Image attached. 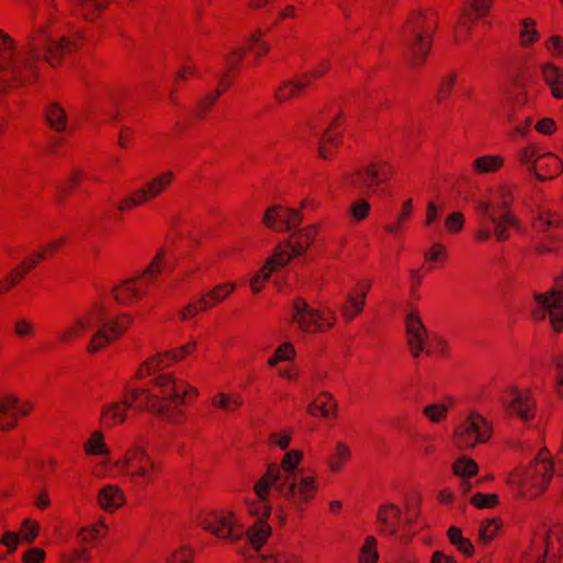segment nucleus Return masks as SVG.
Here are the masks:
<instances>
[{"label":"nucleus","mask_w":563,"mask_h":563,"mask_svg":"<svg viewBox=\"0 0 563 563\" xmlns=\"http://www.w3.org/2000/svg\"><path fill=\"white\" fill-rule=\"evenodd\" d=\"M395 174L394 166L386 161H373L353 173L343 176V185L356 190H372L389 181Z\"/></svg>","instance_id":"obj_10"},{"label":"nucleus","mask_w":563,"mask_h":563,"mask_svg":"<svg viewBox=\"0 0 563 563\" xmlns=\"http://www.w3.org/2000/svg\"><path fill=\"white\" fill-rule=\"evenodd\" d=\"M531 553L534 563H560L563 556V526L552 523L543 533L536 536Z\"/></svg>","instance_id":"obj_13"},{"label":"nucleus","mask_w":563,"mask_h":563,"mask_svg":"<svg viewBox=\"0 0 563 563\" xmlns=\"http://www.w3.org/2000/svg\"><path fill=\"white\" fill-rule=\"evenodd\" d=\"M307 412L312 417L332 421L338 417V402L332 394L321 391L308 405Z\"/></svg>","instance_id":"obj_28"},{"label":"nucleus","mask_w":563,"mask_h":563,"mask_svg":"<svg viewBox=\"0 0 563 563\" xmlns=\"http://www.w3.org/2000/svg\"><path fill=\"white\" fill-rule=\"evenodd\" d=\"M37 261L38 257H25L16 267L12 268L0 280V295H5L15 286H18L26 277V275L30 274L36 267Z\"/></svg>","instance_id":"obj_30"},{"label":"nucleus","mask_w":563,"mask_h":563,"mask_svg":"<svg viewBox=\"0 0 563 563\" xmlns=\"http://www.w3.org/2000/svg\"><path fill=\"white\" fill-rule=\"evenodd\" d=\"M401 508L393 503H384L376 511V531L380 537H396L400 530Z\"/></svg>","instance_id":"obj_23"},{"label":"nucleus","mask_w":563,"mask_h":563,"mask_svg":"<svg viewBox=\"0 0 563 563\" xmlns=\"http://www.w3.org/2000/svg\"><path fill=\"white\" fill-rule=\"evenodd\" d=\"M291 319L306 333L325 332L335 323V318L330 311L312 308L301 297L294 300Z\"/></svg>","instance_id":"obj_14"},{"label":"nucleus","mask_w":563,"mask_h":563,"mask_svg":"<svg viewBox=\"0 0 563 563\" xmlns=\"http://www.w3.org/2000/svg\"><path fill=\"white\" fill-rule=\"evenodd\" d=\"M276 492L283 496L297 511H305L316 498L319 486L317 476L313 474L292 476L289 482H283L274 486Z\"/></svg>","instance_id":"obj_11"},{"label":"nucleus","mask_w":563,"mask_h":563,"mask_svg":"<svg viewBox=\"0 0 563 563\" xmlns=\"http://www.w3.org/2000/svg\"><path fill=\"white\" fill-rule=\"evenodd\" d=\"M423 416L432 423H440L448 418L449 407L444 404H430L423 407Z\"/></svg>","instance_id":"obj_58"},{"label":"nucleus","mask_w":563,"mask_h":563,"mask_svg":"<svg viewBox=\"0 0 563 563\" xmlns=\"http://www.w3.org/2000/svg\"><path fill=\"white\" fill-rule=\"evenodd\" d=\"M247 563H302L300 556L295 552L279 549L256 559L250 560Z\"/></svg>","instance_id":"obj_44"},{"label":"nucleus","mask_w":563,"mask_h":563,"mask_svg":"<svg viewBox=\"0 0 563 563\" xmlns=\"http://www.w3.org/2000/svg\"><path fill=\"white\" fill-rule=\"evenodd\" d=\"M104 313L100 303H95L85 313L75 318L65 329L59 331L56 340L59 344L69 345L81 338L89 329L99 322Z\"/></svg>","instance_id":"obj_18"},{"label":"nucleus","mask_w":563,"mask_h":563,"mask_svg":"<svg viewBox=\"0 0 563 563\" xmlns=\"http://www.w3.org/2000/svg\"><path fill=\"white\" fill-rule=\"evenodd\" d=\"M125 503L123 490L115 485H107L99 490L98 504L107 512H114Z\"/></svg>","instance_id":"obj_35"},{"label":"nucleus","mask_w":563,"mask_h":563,"mask_svg":"<svg viewBox=\"0 0 563 563\" xmlns=\"http://www.w3.org/2000/svg\"><path fill=\"white\" fill-rule=\"evenodd\" d=\"M448 258V252L443 244L434 243L424 253V262L422 268L426 272H432L444 265Z\"/></svg>","instance_id":"obj_40"},{"label":"nucleus","mask_w":563,"mask_h":563,"mask_svg":"<svg viewBox=\"0 0 563 563\" xmlns=\"http://www.w3.org/2000/svg\"><path fill=\"white\" fill-rule=\"evenodd\" d=\"M141 410L154 412L162 419L174 424H181L186 419L185 412L179 408V406L174 405L172 407L170 405L163 402L159 400L158 396L154 395L150 389L148 397H145V400L141 405Z\"/></svg>","instance_id":"obj_25"},{"label":"nucleus","mask_w":563,"mask_h":563,"mask_svg":"<svg viewBox=\"0 0 563 563\" xmlns=\"http://www.w3.org/2000/svg\"><path fill=\"white\" fill-rule=\"evenodd\" d=\"M506 413L520 421L529 422L537 415V401L528 390L511 388L504 399Z\"/></svg>","instance_id":"obj_21"},{"label":"nucleus","mask_w":563,"mask_h":563,"mask_svg":"<svg viewBox=\"0 0 563 563\" xmlns=\"http://www.w3.org/2000/svg\"><path fill=\"white\" fill-rule=\"evenodd\" d=\"M318 234V225L310 224L291 233L286 240V242L287 245L290 247V251H292L296 256H300L308 251V249L312 245Z\"/></svg>","instance_id":"obj_31"},{"label":"nucleus","mask_w":563,"mask_h":563,"mask_svg":"<svg viewBox=\"0 0 563 563\" xmlns=\"http://www.w3.org/2000/svg\"><path fill=\"white\" fill-rule=\"evenodd\" d=\"M448 538L450 542L464 554L466 558H472L474 555V545L472 541L467 538H464L462 534V530L455 526H452L448 529Z\"/></svg>","instance_id":"obj_46"},{"label":"nucleus","mask_w":563,"mask_h":563,"mask_svg":"<svg viewBox=\"0 0 563 563\" xmlns=\"http://www.w3.org/2000/svg\"><path fill=\"white\" fill-rule=\"evenodd\" d=\"M276 468H272L268 473H264V475L255 483L254 493L256 494V499L246 501L247 512L252 517H256V520H266L271 516L272 506L269 504V493L271 489L274 488L272 484L277 478Z\"/></svg>","instance_id":"obj_19"},{"label":"nucleus","mask_w":563,"mask_h":563,"mask_svg":"<svg viewBox=\"0 0 563 563\" xmlns=\"http://www.w3.org/2000/svg\"><path fill=\"white\" fill-rule=\"evenodd\" d=\"M144 194L140 189L135 190L128 197L123 198L118 205V211L123 213L133 210L134 208L146 203Z\"/></svg>","instance_id":"obj_61"},{"label":"nucleus","mask_w":563,"mask_h":563,"mask_svg":"<svg viewBox=\"0 0 563 563\" xmlns=\"http://www.w3.org/2000/svg\"><path fill=\"white\" fill-rule=\"evenodd\" d=\"M77 14L85 20L95 21L109 5L110 0H73Z\"/></svg>","instance_id":"obj_38"},{"label":"nucleus","mask_w":563,"mask_h":563,"mask_svg":"<svg viewBox=\"0 0 563 563\" xmlns=\"http://www.w3.org/2000/svg\"><path fill=\"white\" fill-rule=\"evenodd\" d=\"M302 220L300 210L275 205L266 209L262 221L273 231L287 232L300 225Z\"/></svg>","instance_id":"obj_22"},{"label":"nucleus","mask_w":563,"mask_h":563,"mask_svg":"<svg viewBox=\"0 0 563 563\" xmlns=\"http://www.w3.org/2000/svg\"><path fill=\"white\" fill-rule=\"evenodd\" d=\"M272 533V528L266 520H256L247 530L246 536L256 550H260Z\"/></svg>","instance_id":"obj_41"},{"label":"nucleus","mask_w":563,"mask_h":563,"mask_svg":"<svg viewBox=\"0 0 563 563\" xmlns=\"http://www.w3.org/2000/svg\"><path fill=\"white\" fill-rule=\"evenodd\" d=\"M505 165L504 156L499 154H488L475 158L472 167L477 174H494L499 172Z\"/></svg>","instance_id":"obj_39"},{"label":"nucleus","mask_w":563,"mask_h":563,"mask_svg":"<svg viewBox=\"0 0 563 563\" xmlns=\"http://www.w3.org/2000/svg\"><path fill=\"white\" fill-rule=\"evenodd\" d=\"M145 397H148V389L125 388L119 400L106 402L101 407L100 426L104 429H112L123 424L129 409L135 407L141 410Z\"/></svg>","instance_id":"obj_9"},{"label":"nucleus","mask_w":563,"mask_h":563,"mask_svg":"<svg viewBox=\"0 0 563 563\" xmlns=\"http://www.w3.org/2000/svg\"><path fill=\"white\" fill-rule=\"evenodd\" d=\"M34 408L33 402L21 400L15 395L0 397V430H13L21 418L27 417Z\"/></svg>","instance_id":"obj_20"},{"label":"nucleus","mask_w":563,"mask_h":563,"mask_svg":"<svg viewBox=\"0 0 563 563\" xmlns=\"http://www.w3.org/2000/svg\"><path fill=\"white\" fill-rule=\"evenodd\" d=\"M503 523L504 522L500 518L483 520L478 529V541L483 544H488L492 542L496 538L498 531L501 529Z\"/></svg>","instance_id":"obj_50"},{"label":"nucleus","mask_w":563,"mask_h":563,"mask_svg":"<svg viewBox=\"0 0 563 563\" xmlns=\"http://www.w3.org/2000/svg\"><path fill=\"white\" fill-rule=\"evenodd\" d=\"M244 404V398L238 393H218L211 398V405L214 408L222 409L228 412L239 410Z\"/></svg>","instance_id":"obj_42"},{"label":"nucleus","mask_w":563,"mask_h":563,"mask_svg":"<svg viewBox=\"0 0 563 563\" xmlns=\"http://www.w3.org/2000/svg\"><path fill=\"white\" fill-rule=\"evenodd\" d=\"M342 117L338 114L329 124L328 129L323 132L319 142V155L323 159L332 157L334 151L342 142L341 128Z\"/></svg>","instance_id":"obj_27"},{"label":"nucleus","mask_w":563,"mask_h":563,"mask_svg":"<svg viewBox=\"0 0 563 563\" xmlns=\"http://www.w3.org/2000/svg\"><path fill=\"white\" fill-rule=\"evenodd\" d=\"M452 471L462 478H471L478 472V465L473 459L460 457L453 465Z\"/></svg>","instance_id":"obj_55"},{"label":"nucleus","mask_w":563,"mask_h":563,"mask_svg":"<svg viewBox=\"0 0 563 563\" xmlns=\"http://www.w3.org/2000/svg\"><path fill=\"white\" fill-rule=\"evenodd\" d=\"M296 355L295 347L289 342L282 343L268 358L269 366H276L279 362L291 361Z\"/></svg>","instance_id":"obj_59"},{"label":"nucleus","mask_w":563,"mask_h":563,"mask_svg":"<svg viewBox=\"0 0 563 563\" xmlns=\"http://www.w3.org/2000/svg\"><path fill=\"white\" fill-rule=\"evenodd\" d=\"M302 460V452L299 450H290L288 451L284 457L282 459V462L279 464L272 463L267 466L266 472L268 473L273 467L277 470V479L274 481L272 484L274 486L278 485L283 482H289L292 476L300 475L299 473H295V470L300 464ZM276 473V471L274 472Z\"/></svg>","instance_id":"obj_26"},{"label":"nucleus","mask_w":563,"mask_h":563,"mask_svg":"<svg viewBox=\"0 0 563 563\" xmlns=\"http://www.w3.org/2000/svg\"><path fill=\"white\" fill-rule=\"evenodd\" d=\"M197 523L205 531L229 542L239 540L244 533L234 512L228 509L203 510L199 514Z\"/></svg>","instance_id":"obj_8"},{"label":"nucleus","mask_w":563,"mask_h":563,"mask_svg":"<svg viewBox=\"0 0 563 563\" xmlns=\"http://www.w3.org/2000/svg\"><path fill=\"white\" fill-rule=\"evenodd\" d=\"M115 466L128 478L129 483L139 489H146L159 481L164 474L163 460L148 454L145 446L134 443L128 448Z\"/></svg>","instance_id":"obj_5"},{"label":"nucleus","mask_w":563,"mask_h":563,"mask_svg":"<svg viewBox=\"0 0 563 563\" xmlns=\"http://www.w3.org/2000/svg\"><path fill=\"white\" fill-rule=\"evenodd\" d=\"M219 97L212 91L200 98L191 111V115L196 120L205 119L218 102Z\"/></svg>","instance_id":"obj_53"},{"label":"nucleus","mask_w":563,"mask_h":563,"mask_svg":"<svg viewBox=\"0 0 563 563\" xmlns=\"http://www.w3.org/2000/svg\"><path fill=\"white\" fill-rule=\"evenodd\" d=\"M236 289V284L233 282H225L216 285L210 290L206 291L200 298L208 310L213 309L218 305L228 299Z\"/></svg>","instance_id":"obj_37"},{"label":"nucleus","mask_w":563,"mask_h":563,"mask_svg":"<svg viewBox=\"0 0 563 563\" xmlns=\"http://www.w3.org/2000/svg\"><path fill=\"white\" fill-rule=\"evenodd\" d=\"M65 243H66L65 238L54 240V241L47 243L45 246H43L40 251L31 253L26 257L27 258L38 257V261L36 262V266H37L40 263H42L43 261H45L46 258H48L49 256L55 254Z\"/></svg>","instance_id":"obj_60"},{"label":"nucleus","mask_w":563,"mask_h":563,"mask_svg":"<svg viewBox=\"0 0 563 563\" xmlns=\"http://www.w3.org/2000/svg\"><path fill=\"white\" fill-rule=\"evenodd\" d=\"M541 75L551 90V96L558 100L563 99V68L548 62L541 66Z\"/></svg>","instance_id":"obj_33"},{"label":"nucleus","mask_w":563,"mask_h":563,"mask_svg":"<svg viewBox=\"0 0 563 563\" xmlns=\"http://www.w3.org/2000/svg\"><path fill=\"white\" fill-rule=\"evenodd\" d=\"M456 77L457 76L455 73H450V74L445 75L444 77H442L439 88H438V91H437V101L438 102H442L450 97V95L453 90V87L455 86Z\"/></svg>","instance_id":"obj_64"},{"label":"nucleus","mask_w":563,"mask_h":563,"mask_svg":"<svg viewBox=\"0 0 563 563\" xmlns=\"http://www.w3.org/2000/svg\"><path fill=\"white\" fill-rule=\"evenodd\" d=\"M46 122L55 131H64L67 126V115L64 108L58 103H52L47 107Z\"/></svg>","instance_id":"obj_48"},{"label":"nucleus","mask_w":563,"mask_h":563,"mask_svg":"<svg viewBox=\"0 0 563 563\" xmlns=\"http://www.w3.org/2000/svg\"><path fill=\"white\" fill-rule=\"evenodd\" d=\"M371 287L372 284L368 279H361L349 291L345 301L341 306V313L346 322L354 320L362 313Z\"/></svg>","instance_id":"obj_24"},{"label":"nucleus","mask_w":563,"mask_h":563,"mask_svg":"<svg viewBox=\"0 0 563 563\" xmlns=\"http://www.w3.org/2000/svg\"><path fill=\"white\" fill-rule=\"evenodd\" d=\"M351 451L349 446L339 442L335 448V453L329 460V467L333 472H339L342 470L343 465L350 460Z\"/></svg>","instance_id":"obj_57"},{"label":"nucleus","mask_w":563,"mask_h":563,"mask_svg":"<svg viewBox=\"0 0 563 563\" xmlns=\"http://www.w3.org/2000/svg\"><path fill=\"white\" fill-rule=\"evenodd\" d=\"M406 342L413 358H419L423 352L428 356L444 355L446 352V343L442 339L428 341V331L417 311L406 317Z\"/></svg>","instance_id":"obj_6"},{"label":"nucleus","mask_w":563,"mask_h":563,"mask_svg":"<svg viewBox=\"0 0 563 563\" xmlns=\"http://www.w3.org/2000/svg\"><path fill=\"white\" fill-rule=\"evenodd\" d=\"M107 531V526L102 521H99L90 527L80 529L78 537L85 543H93L95 541L104 538Z\"/></svg>","instance_id":"obj_56"},{"label":"nucleus","mask_w":563,"mask_h":563,"mask_svg":"<svg viewBox=\"0 0 563 563\" xmlns=\"http://www.w3.org/2000/svg\"><path fill=\"white\" fill-rule=\"evenodd\" d=\"M490 435L487 420L478 413H471L455 428L452 441L457 449L467 450L487 442Z\"/></svg>","instance_id":"obj_15"},{"label":"nucleus","mask_w":563,"mask_h":563,"mask_svg":"<svg viewBox=\"0 0 563 563\" xmlns=\"http://www.w3.org/2000/svg\"><path fill=\"white\" fill-rule=\"evenodd\" d=\"M541 154V148L538 145L528 144L517 151L516 157L521 165H527L529 170H533Z\"/></svg>","instance_id":"obj_54"},{"label":"nucleus","mask_w":563,"mask_h":563,"mask_svg":"<svg viewBox=\"0 0 563 563\" xmlns=\"http://www.w3.org/2000/svg\"><path fill=\"white\" fill-rule=\"evenodd\" d=\"M514 203V192L510 187H503L498 191V200L489 202L478 200L475 203V211L484 224L490 222L494 224V231L483 227L475 233V240L479 243L488 241L493 235L496 241L505 242L510 239V230H519L520 221L514 214L511 206Z\"/></svg>","instance_id":"obj_2"},{"label":"nucleus","mask_w":563,"mask_h":563,"mask_svg":"<svg viewBox=\"0 0 563 563\" xmlns=\"http://www.w3.org/2000/svg\"><path fill=\"white\" fill-rule=\"evenodd\" d=\"M174 181L175 173L166 170L144 184L140 190L144 194V198L148 202L163 195Z\"/></svg>","instance_id":"obj_32"},{"label":"nucleus","mask_w":563,"mask_h":563,"mask_svg":"<svg viewBox=\"0 0 563 563\" xmlns=\"http://www.w3.org/2000/svg\"><path fill=\"white\" fill-rule=\"evenodd\" d=\"M47 9V18L32 25L23 48L15 53L13 38L0 30V73L19 86L34 84L40 75L38 63L45 60L57 67L63 59L82 46L84 38L76 32H64L62 23L54 18V0H40Z\"/></svg>","instance_id":"obj_1"},{"label":"nucleus","mask_w":563,"mask_h":563,"mask_svg":"<svg viewBox=\"0 0 563 563\" xmlns=\"http://www.w3.org/2000/svg\"><path fill=\"white\" fill-rule=\"evenodd\" d=\"M163 252H158L143 274L122 282L112 288L113 299L120 305H130L140 300L147 291L148 283L157 278L163 267Z\"/></svg>","instance_id":"obj_7"},{"label":"nucleus","mask_w":563,"mask_h":563,"mask_svg":"<svg viewBox=\"0 0 563 563\" xmlns=\"http://www.w3.org/2000/svg\"><path fill=\"white\" fill-rule=\"evenodd\" d=\"M378 560L377 540L374 536H367L360 550L358 563H378Z\"/></svg>","instance_id":"obj_51"},{"label":"nucleus","mask_w":563,"mask_h":563,"mask_svg":"<svg viewBox=\"0 0 563 563\" xmlns=\"http://www.w3.org/2000/svg\"><path fill=\"white\" fill-rule=\"evenodd\" d=\"M562 222L561 216L550 210L542 209L533 220V227L539 231L558 228Z\"/></svg>","instance_id":"obj_52"},{"label":"nucleus","mask_w":563,"mask_h":563,"mask_svg":"<svg viewBox=\"0 0 563 563\" xmlns=\"http://www.w3.org/2000/svg\"><path fill=\"white\" fill-rule=\"evenodd\" d=\"M495 0H468L463 7V16L477 21L489 14Z\"/></svg>","instance_id":"obj_43"},{"label":"nucleus","mask_w":563,"mask_h":563,"mask_svg":"<svg viewBox=\"0 0 563 563\" xmlns=\"http://www.w3.org/2000/svg\"><path fill=\"white\" fill-rule=\"evenodd\" d=\"M532 18H526L520 22L519 43L522 47H530L539 41L540 34Z\"/></svg>","instance_id":"obj_47"},{"label":"nucleus","mask_w":563,"mask_h":563,"mask_svg":"<svg viewBox=\"0 0 563 563\" xmlns=\"http://www.w3.org/2000/svg\"><path fill=\"white\" fill-rule=\"evenodd\" d=\"M133 318L129 313H121L115 318L102 323L100 329L92 335L87 351L88 353H96L110 343L121 338L132 325Z\"/></svg>","instance_id":"obj_17"},{"label":"nucleus","mask_w":563,"mask_h":563,"mask_svg":"<svg viewBox=\"0 0 563 563\" xmlns=\"http://www.w3.org/2000/svg\"><path fill=\"white\" fill-rule=\"evenodd\" d=\"M308 88L306 78L297 76L294 79L282 82L277 87L275 91V99L279 103L287 102L302 96Z\"/></svg>","instance_id":"obj_34"},{"label":"nucleus","mask_w":563,"mask_h":563,"mask_svg":"<svg viewBox=\"0 0 563 563\" xmlns=\"http://www.w3.org/2000/svg\"><path fill=\"white\" fill-rule=\"evenodd\" d=\"M537 307L531 316L537 321H542L549 317L552 330L555 333L563 332V292L556 289H550L545 292L533 294Z\"/></svg>","instance_id":"obj_16"},{"label":"nucleus","mask_w":563,"mask_h":563,"mask_svg":"<svg viewBox=\"0 0 563 563\" xmlns=\"http://www.w3.org/2000/svg\"><path fill=\"white\" fill-rule=\"evenodd\" d=\"M57 460L53 456L41 457L35 461V467L41 479L45 481L53 475L57 468Z\"/></svg>","instance_id":"obj_63"},{"label":"nucleus","mask_w":563,"mask_h":563,"mask_svg":"<svg viewBox=\"0 0 563 563\" xmlns=\"http://www.w3.org/2000/svg\"><path fill=\"white\" fill-rule=\"evenodd\" d=\"M532 172L539 181L552 180L563 172V163L553 153H542Z\"/></svg>","instance_id":"obj_29"},{"label":"nucleus","mask_w":563,"mask_h":563,"mask_svg":"<svg viewBox=\"0 0 563 563\" xmlns=\"http://www.w3.org/2000/svg\"><path fill=\"white\" fill-rule=\"evenodd\" d=\"M296 255L290 247L287 245V242L278 244L273 255L266 261L265 265L269 266L273 272L278 271L285 267Z\"/></svg>","instance_id":"obj_45"},{"label":"nucleus","mask_w":563,"mask_h":563,"mask_svg":"<svg viewBox=\"0 0 563 563\" xmlns=\"http://www.w3.org/2000/svg\"><path fill=\"white\" fill-rule=\"evenodd\" d=\"M438 14L433 10L411 12L402 27L405 56L413 66L424 64L438 29Z\"/></svg>","instance_id":"obj_3"},{"label":"nucleus","mask_w":563,"mask_h":563,"mask_svg":"<svg viewBox=\"0 0 563 563\" xmlns=\"http://www.w3.org/2000/svg\"><path fill=\"white\" fill-rule=\"evenodd\" d=\"M84 452L87 455L101 456L108 455L110 450L104 442L101 431H93L84 444Z\"/></svg>","instance_id":"obj_49"},{"label":"nucleus","mask_w":563,"mask_h":563,"mask_svg":"<svg viewBox=\"0 0 563 563\" xmlns=\"http://www.w3.org/2000/svg\"><path fill=\"white\" fill-rule=\"evenodd\" d=\"M151 383L153 388L157 390L153 394L165 404L169 401L177 406H188L196 401L199 395L196 387L176 378L172 373L159 374Z\"/></svg>","instance_id":"obj_12"},{"label":"nucleus","mask_w":563,"mask_h":563,"mask_svg":"<svg viewBox=\"0 0 563 563\" xmlns=\"http://www.w3.org/2000/svg\"><path fill=\"white\" fill-rule=\"evenodd\" d=\"M554 473V463L550 451L543 448L528 464L514 468L507 483L521 497L533 499L543 494L549 487Z\"/></svg>","instance_id":"obj_4"},{"label":"nucleus","mask_w":563,"mask_h":563,"mask_svg":"<svg viewBox=\"0 0 563 563\" xmlns=\"http://www.w3.org/2000/svg\"><path fill=\"white\" fill-rule=\"evenodd\" d=\"M16 533L19 534L20 540L26 543H32L40 533V526L34 520L24 519L19 532Z\"/></svg>","instance_id":"obj_62"},{"label":"nucleus","mask_w":563,"mask_h":563,"mask_svg":"<svg viewBox=\"0 0 563 563\" xmlns=\"http://www.w3.org/2000/svg\"><path fill=\"white\" fill-rule=\"evenodd\" d=\"M267 32L268 30L263 31L258 27L251 33L244 43L243 48L246 53L253 54L255 65H258L261 59L265 57L271 51V45L268 42L264 41V36Z\"/></svg>","instance_id":"obj_36"}]
</instances>
